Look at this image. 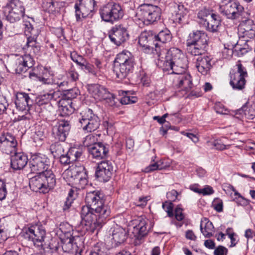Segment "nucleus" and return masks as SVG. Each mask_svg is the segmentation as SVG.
Listing matches in <instances>:
<instances>
[{
	"label": "nucleus",
	"instance_id": "53",
	"mask_svg": "<svg viewBox=\"0 0 255 255\" xmlns=\"http://www.w3.org/2000/svg\"><path fill=\"white\" fill-rule=\"evenodd\" d=\"M245 46H246V45H245ZM247 47H241L238 46H236L235 48V53H236L238 57L244 56L249 51L252 50V47H250L248 44H247Z\"/></svg>",
	"mask_w": 255,
	"mask_h": 255
},
{
	"label": "nucleus",
	"instance_id": "14",
	"mask_svg": "<svg viewBox=\"0 0 255 255\" xmlns=\"http://www.w3.org/2000/svg\"><path fill=\"white\" fill-rule=\"evenodd\" d=\"M74 91L73 89L66 91L59 101V110L62 116H69L75 111L72 106V99L76 97L77 94Z\"/></svg>",
	"mask_w": 255,
	"mask_h": 255
},
{
	"label": "nucleus",
	"instance_id": "1",
	"mask_svg": "<svg viewBox=\"0 0 255 255\" xmlns=\"http://www.w3.org/2000/svg\"><path fill=\"white\" fill-rule=\"evenodd\" d=\"M187 64V57L181 50L172 47L166 53L163 66L164 71L179 75L176 86L180 89L179 91H183L185 94L190 91L193 85L191 75L185 72Z\"/></svg>",
	"mask_w": 255,
	"mask_h": 255
},
{
	"label": "nucleus",
	"instance_id": "51",
	"mask_svg": "<svg viewBox=\"0 0 255 255\" xmlns=\"http://www.w3.org/2000/svg\"><path fill=\"white\" fill-rule=\"evenodd\" d=\"M70 58L72 60L80 67L87 60L82 56L79 55L76 51L71 52Z\"/></svg>",
	"mask_w": 255,
	"mask_h": 255
},
{
	"label": "nucleus",
	"instance_id": "52",
	"mask_svg": "<svg viewBox=\"0 0 255 255\" xmlns=\"http://www.w3.org/2000/svg\"><path fill=\"white\" fill-rule=\"evenodd\" d=\"M81 70L87 71L88 73L94 76L98 75V72L94 66L89 63L87 60L80 67Z\"/></svg>",
	"mask_w": 255,
	"mask_h": 255
},
{
	"label": "nucleus",
	"instance_id": "12",
	"mask_svg": "<svg viewBox=\"0 0 255 255\" xmlns=\"http://www.w3.org/2000/svg\"><path fill=\"white\" fill-rule=\"evenodd\" d=\"M45 235L43 227L37 225L30 227L23 233V236L25 239L31 241L34 246L41 247L43 246Z\"/></svg>",
	"mask_w": 255,
	"mask_h": 255
},
{
	"label": "nucleus",
	"instance_id": "17",
	"mask_svg": "<svg viewBox=\"0 0 255 255\" xmlns=\"http://www.w3.org/2000/svg\"><path fill=\"white\" fill-rule=\"evenodd\" d=\"M17 141L11 133L4 132L0 136V150L7 154H11L17 149Z\"/></svg>",
	"mask_w": 255,
	"mask_h": 255
},
{
	"label": "nucleus",
	"instance_id": "40",
	"mask_svg": "<svg viewBox=\"0 0 255 255\" xmlns=\"http://www.w3.org/2000/svg\"><path fill=\"white\" fill-rule=\"evenodd\" d=\"M154 37L155 41H159L163 43L170 41L172 37L171 32L167 28L162 30L158 34L154 35Z\"/></svg>",
	"mask_w": 255,
	"mask_h": 255
},
{
	"label": "nucleus",
	"instance_id": "3",
	"mask_svg": "<svg viewBox=\"0 0 255 255\" xmlns=\"http://www.w3.org/2000/svg\"><path fill=\"white\" fill-rule=\"evenodd\" d=\"M36 174L29 179V187L32 191L45 194L54 189L56 179L52 171H45V172Z\"/></svg>",
	"mask_w": 255,
	"mask_h": 255
},
{
	"label": "nucleus",
	"instance_id": "49",
	"mask_svg": "<svg viewBox=\"0 0 255 255\" xmlns=\"http://www.w3.org/2000/svg\"><path fill=\"white\" fill-rule=\"evenodd\" d=\"M38 81L41 82L42 84L45 85H50L51 86H55L58 85V86L60 87L63 86L64 82H61L60 83H56L53 79L52 75L49 76L48 77H38Z\"/></svg>",
	"mask_w": 255,
	"mask_h": 255
},
{
	"label": "nucleus",
	"instance_id": "34",
	"mask_svg": "<svg viewBox=\"0 0 255 255\" xmlns=\"http://www.w3.org/2000/svg\"><path fill=\"white\" fill-rule=\"evenodd\" d=\"M115 65L135 63L131 53L128 51H123L117 55L114 60Z\"/></svg>",
	"mask_w": 255,
	"mask_h": 255
},
{
	"label": "nucleus",
	"instance_id": "41",
	"mask_svg": "<svg viewBox=\"0 0 255 255\" xmlns=\"http://www.w3.org/2000/svg\"><path fill=\"white\" fill-rule=\"evenodd\" d=\"M64 144L59 142H55L50 145V150L55 158L60 157V155L65 153Z\"/></svg>",
	"mask_w": 255,
	"mask_h": 255
},
{
	"label": "nucleus",
	"instance_id": "21",
	"mask_svg": "<svg viewBox=\"0 0 255 255\" xmlns=\"http://www.w3.org/2000/svg\"><path fill=\"white\" fill-rule=\"evenodd\" d=\"M239 31L241 36L247 42H250V39L255 38V24L251 19L243 21L239 25Z\"/></svg>",
	"mask_w": 255,
	"mask_h": 255
},
{
	"label": "nucleus",
	"instance_id": "61",
	"mask_svg": "<svg viewBox=\"0 0 255 255\" xmlns=\"http://www.w3.org/2000/svg\"><path fill=\"white\" fill-rule=\"evenodd\" d=\"M57 158H59L61 164L64 165H68L72 163L66 152V153H64L62 154L60 157H58Z\"/></svg>",
	"mask_w": 255,
	"mask_h": 255
},
{
	"label": "nucleus",
	"instance_id": "37",
	"mask_svg": "<svg viewBox=\"0 0 255 255\" xmlns=\"http://www.w3.org/2000/svg\"><path fill=\"white\" fill-rule=\"evenodd\" d=\"M187 50L191 54L195 56H203L205 52L207 44L187 43Z\"/></svg>",
	"mask_w": 255,
	"mask_h": 255
},
{
	"label": "nucleus",
	"instance_id": "44",
	"mask_svg": "<svg viewBox=\"0 0 255 255\" xmlns=\"http://www.w3.org/2000/svg\"><path fill=\"white\" fill-rule=\"evenodd\" d=\"M84 168L85 167L82 165H72L69 167L72 178L74 179V181H73V183L79 176L84 175Z\"/></svg>",
	"mask_w": 255,
	"mask_h": 255
},
{
	"label": "nucleus",
	"instance_id": "43",
	"mask_svg": "<svg viewBox=\"0 0 255 255\" xmlns=\"http://www.w3.org/2000/svg\"><path fill=\"white\" fill-rule=\"evenodd\" d=\"M2 9L3 13L6 19L10 22L14 23L20 19L21 17L14 11L9 10V9L4 7H3Z\"/></svg>",
	"mask_w": 255,
	"mask_h": 255
},
{
	"label": "nucleus",
	"instance_id": "2",
	"mask_svg": "<svg viewBox=\"0 0 255 255\" xmlns=\"http://www.w3.org/2000/svg\"><path fill=\"white\" fill-rule=\"evenodd\" d=\"M99 211L98 212L89 206H83L82 207L80 213L82 223L87 227L86 230L93 233L97 229L101 228L111 213L109 207H106Z\"/></svg>",
	"mask_w": 255,
	"mask_h": 255
},
{
	"label": "nucleus",
	"instance_id": "63",
	"mask_svg": "<svg viewBox=\"0 0 255 255\" xmlns=\"http://www.w3.org/2000/svg\"><path fill=\"white\" fill-rule=\"evenodd\" d=\"M178 193L175 190H172L171 191L168 192L166 194L167 198L169 200V202L175 201L177 199Z\"/></svg>",
	"mask_w": 255,
	"mask_h": 255
},
{
	"label": "nucleus",
	"instance_id": "56",
	"mask_svg": "<svg viewBox=\"0 0 255 255\" xmlns=\"http://www.w3.org/2000/svg\"><path fill=\"white\" fill-rule=\"evenodd\" d=\"M62 177L63 179L67 182L68 184L73 185V181H74V179L72 178L69 167L63 173Z\"/></svg>",
	"mask_w": 255,
	"mask_h": 255
},
{
	"label": "nucleus",
	"instance_id": "36",
	"mask_svg": "<svg viewBox=\"0 0 255 255\" xmlns=\"http://www.w3.org/2000/svg\"><path fill=\"white\" fill-rule=\"evenodd\" d=\"M214 226L212 223L206 218L202 220L200 224V230L205 238H210L213 236Z\"/></svg>",
	"mask_w": 255,
	"mask_h": 255
},
{
	"label": "nucleus",
	"instance_id": "59",
	"mask_svg": "<svg viewBox=\"0 0 255 255\" xmlns=\"http://www.w3.org/2000/svg\"><path fill=\"white\" fill-rule=\"evenodd\" d=\"M214 209L218 212L223 211V202L220 198H216L214 200L213 203Z\"/></svg>",
	"mask_w": 255,
	"mask_h": 255
},
{
	"label": "nucleus",
	"instance_id": "58",
	"mask_svg": "<svg viewBox=\"0 0 255 255\" xmlns=\"http://www.w3.org/2000/svg\"><path fill=\"white\" fill-rule=\"evenodd\" d=\"M7 194V189L5 183L0 179V200H4Z\"/></svg>",
	"mask_w": 255,
	"mask_h": 255
},
{
	"label": "nucleus",
	"instance_id": "42",
	"mask_svg": "<svg viewBox=\"0 0 255 255\" xmlns=\"http://www.w3.org/2000/svg\"><path fill=\"white\" fill-rule=\"evenodd\" d=\"M72 162L79 160L83 154L81 148L76 147H72L66 152Z\"/></svg>",
	"mask_w": 255,
	"mask_h": 255
},
{
	"label": "nucleus",
	"instance_id": "60",
	"mask_svg": "<svg viewBox=\"0 0 255 255\" xmlns=\"http://www.w3.org/2000/svg\"><path fill=\"white\" fill-rule=\"evenodd\" d=\"M67 76L69 77L72 81H76L78 79L79 74L73 66L68 70L67 72Z\"/></svg>",
	"mask_w": 255,
	"mask_h": 255
},
{
	"label": "nucleus",
	"instance_id": "33",
	"mask_svg": "<svg viewBox=\"0 0 255 255\" xmlns=\"http://www.w3.org/2000/svg\"><path fill=\"white\" fill-rule=\"evenodd\" d=\"M59 95L58 91H55L53 88H51L48 92H44L43 94L38 96L37 98V104L39 106L49 104L52 100H56L59 97Z\"/></svg>",
	"mask_w": 255,
	"mask_h": 255
},
{
	"label": "nucleus",
	"instance_id": "24",
	"mask_svg": "<svg viewBox=\"0 0 255 255\" xmlns=\"http://www.w3.org/2000/svg\"><path fill=\"white\" fill-rule=\"evenodd\" d=\"M15 104L16 109L20 111L27 112L33 104V100L29 94L24 92H18L15 95Z\"/></svg>",
	"mask_w": 255,
	"mask_h": 255
},
{
	"label": "nucleus",
	"instance_id": "15",
	"mask_svg": "<svg viewBox=\"0 0 255 255\" xmlns=\"http://www.w3.org/2000/svg\"><path fill=\"white\" fill-rule=\"evenodd\" d=\"M104 195L99 190H95L87 192L85 197L86 206L93 208L96 211L99 212L106 207H109L105 205Z\"/></svg>",
	"mask_w": 255,
	"mask_h": 255
},
{
	"label": "nucleus",
	"instance_id": "22",
	"mask_svg": "<svg viewBox=\"0 0 255 255\" xmlns=\"http://www.w3.org/2000/svg\"><path fill=\"white\" fill-rule=\"evenodd\" d=\"M71 129L70 122L66 120H60L57 126L53 129V134L56 140L63 142L66 140Z\"/></svg>",
	"mask_w": 255,
	"mask_h": 255
},
{
	"label": "nucleus",
	"instance_id": "5",
	"mask_svg": "<svg viewBox=\"0 0 255 255\" xmlns=\"http://www.w3.org/2000/svg\"><path fill=\"white\" fill-rule=\"evenodd\" d=\"M199 23L206 30L211 32L218 31L221 25V19L219 14L213 9L204 8L200 10L197 14Z\"/></svg>",
	"mask_w": 255,
	"mask_h": 255
},
{
	"label": "nucleus",
	"instance_id": "55",
	"mask_svg": "<svg viewBox=\"0 0 255 255\" xmlns=\"http://www.w3.org/2000/svg\"><path fill=\"white\" fill-rule=\"evenodd\" d=\"M162 208L167 213L169 217H173V204L171 202H165L162 204Z\"/></svg>",
	"mask_w": 255,
	"mask_h": 255
},
{
	"label": "nucleus",
	"instance_id": "19",
	"mask_svg": "<svg viewBox=\"0 0 255 255\" xmlns=\"http://www.w3.org/2000/svg\"><path fill=\"white\" fill-rule=\"evenodd\" d=\"M138 43L145 53H152L154 48L157 52L158 51V44L154 43V35L150 31L142 32L139 36Z\"/></svg>",
	"mask_w": 255,
	"mask_h": 255
},
{
	"label": "nucleus",
	"instance_id": "26",
	"mask_svg": "<svg viewBox=\"0 0 255 255\" xmlns=\"http://www.w3.org/2000/svg\"><path fill=\"white\" fill-rule=\"evenodd\" d=\"M89 92L93 97L99 100L114 99L115 96L104 87L98 84H93L88 88Z\"/></svg>",
	"mask_w": 255,
	"mask_h": 255
},
{
	"label": "nucleus",
	"instance_id": "8",
	"mask_svg": "<svg viewBox=\"0 0 255 255\" xmlns=\"http://www.w3.org/2000/svg\"><path fill=\"white\" fill-rule=\"evenodd\" d=\"M219 11L231 19L242 18L246 14L244 7L237 0H223L219 6Z\"/></svg>",
	"mask_w": 255,
	"mask_h": 255
},
{
	"label": "nucleus",
	"instance_id": "54",
	"mask_svg": "<svg viewBox=\"0 0 255 255\" xmlns=\"http://www.w3.org/2000/svg\"><path fill=\"white\" fill-rule=\"evenodd\" d=\"M55 2L54 0H45L42 3V6L45 10L53 11L55 10Z\"/></svg>",
	"mask_w": 255,
	"mask_h": 255
},
{
	"label": "nucleus",
	"instance_id": "64",
	"mask_svg": "<svg viewBox=\"0 0 255 255\" xmlns=\"http://www.w3.org/2000/svg\"><path fill=\"white\" fill-rule=\"evenodd\" d=\"M228 252V250L224 247L222 246H218L214 252V255H224L225 254L226 255Z\"/></svg>",
	"mask_w": 255,
	"mask_h": 255
},
{
	"label": "nucleus",
	"instance_id": "57",
	"mask_svg": "<svg viewBox=\"0 0 255 255\" xmlns=\"http://www.w3.org/2000/svg\"><path fill=\"white\" fill-rule=\"evenodd\" d=\"M8 104L5 98H2L0 101V115L3 114H7L8 110Z\"/></svg>",
	"mask_w": 255,
	"mask_h": 255
},
{
	"label": "nucleus",
	"instance_id": "27",
	"mask_svg": "<svg viewBox=\"0 0 255 255\" xmlns=\"http://www.w3.org/2000/svg\"><path fill=\"white\" fill-rule=\"evenodd\" d=\"M91 157L96 160H102L108 156L109 148L104 144L99 142L88 148Z\"/></svg>",
	"mask_w": 255,
	"mask_h": 255
},
{
	"label": "nucleus",
	"instance_id": "11",
	"mask_svg": "<svg viewBox=\"0 0 255 255\" xmlns=\"http://www.w3.org/2000/svg\"><path fill=\"white\" fill-rule=\"evenodd\" d=\"M24 33L27 37L26 46L29 48L30 52L36 54L40 49V46L37 42V38L39 34L38 29L34 28L29 21H25L23 23Z\"/></svg>",
	"mask_w": 255,
	"mask_h": 255
},
{
	"label": "nucleus",
	"instance_id": "16",
	"mask_svg": "<svg viewBox=\"0 0 255 255\" xmlns=\"http://www.w3.org/2000/svg\"><path fill=\"white\" fill-rule=\"evenodd\" d=\"M108 34L111 42L117 46H120L129 38L127 28L121 24L113 26Z\"/></svg>",
	"mask_w": 255,
	"mask_h": 255
},
{
	"label": "nucleus",
	"instance_id": "32",
	"mask_svg": "<svg viewBox=\"0 0 255 255\" xmlns=\"http://www.w3.org/2000/svg\"><path fill=\"white\" fill-rule=\"evenodd\" d=\"M187 43L208 44L207 35L204 31L194 30L189 34Z\"/></svg>",
	"mask_w": 255,
	"mask_h": 255
},
{
	"label": "nucleus",
	"instance_id": "39",
	"mask_svg": "<svg viewBox=\"0 0 255 255\" xmlns=\"http://www.w3.org/2000/svg\"><path fill=\"white\" fill-rule=\"evenodd\" d=\"M208 142L211 143V145L215 147L216 149L220 150L229 149L233 145L232 143L228 142L227 139L225 137Z\"/></svg>",
	"mask_w": 255,
	"mask_h": 255
},
{
	"label": "nucleus",
	"instance_id": "28",
	"mask_svg": "<svg viewBox=\"0 0 255 255\" xmlns=\"http://www.w3.org/2000/svg\"><path fill=\"white\" fill-rule=\"evenodd\" d=\"M135 63L115 65L114 72L117 78L123 80L128 79L134 71Z\"/></svg>",
	"mask_w": 255,
	"mask_h": 255
},
{
	"label": "nucleus",
	"instance_id": "6",
	"mask_svg": "<svg viewBox=\"0 0 255 255\" xmlns=\"http://www.w3.org/2000/svg\"><path fill=\"white\" fill-rule=\"evenodd\" d=\"M248 73L241 60H238L229 73V84L233 90L241 91L245 88Z\"/></svg>",
	"mask_w": 255,
	"mask_h": 255
},
{
	"label": "nucleus",
	"instance_id": "62",
	"mask_svg": "<svg viewBox=\"0 0 255 255\" xmlns=\"http://www.w3.org/2000/svg\"><path fill=\"white\" fill-rule=\"evenodd\" d=\"M182 211L183 210L180 206L178 205L176 207L175 210V216L177 221H181L184 219V216Z\"/></svg>",
	"mask_w": 255,
	"mask_h": 255
},
{
	"label": "nucleus",
	"instance_id": "50",
	"mask_svg": "<svg viewBox=\"0 0 255 255\" xmlns=\"http://www.w3.org/2000/svg\"><path fill=\"white\" fill-rule=\"evenodd\" d=\"M98 138L96 135L92 134L87 135L83 141V144L85 146H87L88 148L97 142Z\"/></svg>",
	"mask_w": 255,
	"mask_h": 255
},
{
	"label": "nucleus",
	"instance_id": "47",
	"mask_svg": "<svg viewBox=\"0 0 255 255\" xmlns=\"http://www.w3.org/2000/svg\"><path fill=\"white\" fill-rule=\"evenodd\" d=\"M188 12L187 8H185L183 4H179L175 16L176 21L179 23L181 22L187 16Z\"/></svg>",
	"mask_w": 255,
	"mask_h": 255
},
{
	"label": "nucleus",
	"instance_id": "48",
	"mask_svg": "<svg viewBox=\"0 0 255 255\" xmlns=\"http://www.w3.org/2000/svg\"><path fill=\"white\" fill-rule=\"evenodd\" d=\"M90 255H106L103 244L97 243L95 244L90 251Z\"/></svg>",
	"mask_w": 255,
	"mask_h": 255
},
{
	"label": "nucleus",
	"instance_id": "23",
	"mask_svg": "<svg viewBox=\"0 0 255 255\" xmlns=\"http://www.w3.org/2000/svg\"><path fill=\"white\" fill-rule=\"evenodd\" d=\"M62 249L65 253L76 251L81 248L82 244L81 239L78 237H61Z\"/></svg>",
	"mask_w": 255,
	"mask_h": 255
},
{
	"label": "nucleus",
	"instance_id": "9",
	"mask_svg": "<svg viewBox=\"0 0 255 255\" xmlns=\"http://www.w3.org/2000/svg\"><path fill=\"white\" fill-rule=\"evenodd\" d=\"M100 125L99 118L90 109H86L80 113L78 126L83 131L91 132L97 130Z\"/></svg>",
	"mask_w": 255,
	"mask_h": 255
},
{
	"label": "nucleus",
	"instance_id": "45",
	"mask_svg": "<svg viewBox=\"0 0 255 255\" xmlns=\"http://www.w3.org/2000/svg\"><path fill=\"white\" fill-rule=\"evenodd\" d=\"M64 235L63 237H71L72 236V227L68 223H61L59 226L58 231Z\"/></svg>",
	"mask_w": 255,
	"mask_h": 255
},
{
	"label": "nucleus",
	"instance_id": "20",
	"mask_svg": "<svg viewBox=\"0 0 255 255\" xmlns=\"http://www.w3.org/2000/svg\"><path fill=\"white\" fill-rule=\"evenodd\" d=\"M113 172V166L110 161H102L98 164L95 175L101 181L107 182L109 181Z\"/></svg>",
	"mask_w": 255,
	"mask_h": 255
},
{
	"label": "nucleus",
	"instance_id": "46",
	"mask_svg": "<svg viewBox=\"0 0 255 255\" xmlns=\"http://www.w3.org/2000/svg\"><path fill=\"white\" fill-rule=\"evenodd\" d=\"M88 183L87 179V175L86 171L84 168V174L81 176H79L76 181L74 182L73 185L76 186V188L78 189H83L85 188Z\"/></svg>",
	"mask_w": 255,
	"mask_h": 255
},
{
	"label": "nucleus",
	"instance_id": "35",
	"mask_svg": "<svg viewBox=\"0 0 255 255\" xmlns=\"http://www.w3.org/2000/svg\"><path fill=\"white\" fill-rule=\"evenodd\" d=\"M236 116L238 119L245 117L248 119H253L255 117V107L244 106L237 110Z\"/></svg>",
	"mask_w": 255,
	"mask_h": 255
},
{
	"label": "nucleus",
	"instance_id": "13",
	"mask_svg": "<svg viewBox=\"0 0 255 255\" xmlns=\"http://www.w3.org/2000/svg\"><path fill=\"white\" fill-rule=\"evenodd\" d=\"M50 163V160L46 155L40 153L35 154L31 156L29 161L31 172L39 173L45 172V171H52L48 170Z\"/></svg>",
	"mask_w": 255,
	"mask_h": 255
},
{
	"label": "nucleus",
	"instance_id": "10",
	"mask_svg": "<svg viewBox=\"0 0 255 255\" xmlns=\"http://www.w3.org/2000/svg\"><path fill=\"white\" fill-rule=\"evenodd\" d=\"M99 13L103 21L111 23L121 19L124 15L121 6L116 3H108L103 5L100 8Z\"/></svg>",
	"mask_w": 255,
	"mask_h": 255
},
{
	"label": "nucleus",
	"instance_id": "38",
	"mask_svg": "<svg viewBox=\"0 0 255 255\" xmlns=\"http://www.w3.org/2000/svg\"><path fill=\"white\" fill-rule=\"evenodd\" d=\"M4 7L17 13L21 17L23 16L24 14L25 8L22 5V3L18 0H12Z\"/></svg>",
	"mask_w": 255,
	"mask_h": 255
},
{
	"label": "nucleus",
	"instance_id": "18",
	"mask_svg": "<svg viewBox=\"0 0 255 255\" xmlns=\"http://www.w3.org/2000/svg\"><path fill=\"white\" fill-rule=\"evenodd\" d=\"M95 0H80L75 4V15L77 20L81 17L89 16L95 10Z\"/></svg>",
	"mask_w": 255,
	"mask_h": 255
},
{
	"label": "nucleus",
	"instance_id": "29",
	"mask_svg": "<svg viewBox=\"0 0 255 255\" xmlns=\"http://www.w3.org/2000/svg\"><path fill=\"white\" fill-rule=\"evenodd\" d=\"M13 152L14 154L11 156V167L14 170L23 169L27 163V156L23 152Z\"/></svg>",
	"mask_w": 255,
	"mask_h": 255
},
{
	"label": "nucleus",
	"instance_id": "7",
	"mask_svg": "<svg viewBox=\"0 0 255 255\" xmlns=\"http://www.w3.org/2000/svg\"><path fill=\"white\" fill-rule=\"evenodd\" d=\"M161 9L158 6L143 4L137 9L135 17L143 24H149L159 20Z\"/></svg>",
	"mask_w": 255,
	"mask_h": 255
},
{
	"label": "nucleus",
	"instance_id": "25",
	"mask_svg": "<svg viewBox=\"0 0 255 255\" xmlns=\"http://www.w3.org/2000/svg\"><path fill=\"white\" fill-rule=\"evenodd\" d=\"M138 223L134 228V231L136 234V238L141 240L147 235L153 227L152 222L146 218H139Z\"/></svg>",
	"mask_w": 255,
	"mask_h": 255
},
{
	"label": "nucleus",
	"instance_id": "31",
	"mask_svg": "<svg viewBox=\"0 0 255 255\" xmlns=\"http://www.w3.org/2000/svg\"><path fill=\"white\" fill-rule=\"evenodd\" d=\"M112 230V246L117 247L126 241L127 237V232L124 228L117 225Z\"/></svg>",
	"mask_w": 255,
	"mask_h": 255
},
{
	"label": "nucleus",
	"instance_id": "30",
	"mask_svg": "<svg viewBox=\"0 0 255 255\" xmlns=\"http://www.w3.org/2000/svg\"><path fill=\"white\" fill-rule=\"evenodd\" d=\"M212 58L207 55L199 56L196 59V67L198 71L203 75L208 74L212 67Z\"/></svg>",
	"mask_w": 255,
	"mask_h": 255
},
{
	"label": "nucleus",
	"instance_id": "4",
	"mask_svg": "<svg viewBox=\"0 0 255 255\" xmlns=\"http://www.w3.org/2000/svg\"><path fill=\"white\" fill-rule=\"evenodd\" d=\"M34 64V60L30 54L11 55L8 57L5 67L9 72L20 74L26 72Z\"/></svg>",
	"mask_w": 255,
	"mask_h": 255
}]
</instances>
